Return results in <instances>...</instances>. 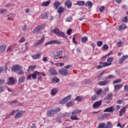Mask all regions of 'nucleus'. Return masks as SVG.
<instances>
[{
    "mask_svg": "<svg viewBox=\"0 0 128 128\" xmlns=\"http://www.w3.org/2000/svg\"><path fill=\"white\" fill-rule=\"evenodd\" d=\"M72 64H69L68 66H64V68H66V70H68L70 68H72Z\"/></svg>",
    "mask_w": 128,
    "mask_h": 128,
    "instance_id": "obj_51",
    "label": "nucleus"
},
{
    "mask_svg": "<svg viewBox=\"0 0 128 128\" xmlns=\"http://www.w3.org/2000/svg\"><path fill=\"white\" fill-rule=\"evenodd\" d=\"M95 92H96V94H98V96H100V94H102V89L99 88V89L96 90Z\"/></svg>",
    "mask_w": 128,
    "mask_h": 128,
    "instance_id": "obj_39",
    "label": "nucleus"
},
{
    "mask_svg": "<svg viewBox=\"0 0 128 128\" xmlns=\"http://www.w3.org/2000/svg\"><path fill=\"white\" fill-rule=\"evenodd\" d=\"M76 34L73 35L72 42L74 44H78V42L76 40Z\"/></svg>",
    "mask_w": 128,
    "mask_h": 128,
    "instance_id": "obj_40",
    "label": "nucleus"
},
{
    "mask_svg": "<svg viewBox=\"0 0 128 128\" xmlns=\"http://www.w3.org/2000/svg\"><path fill=\"white\" fill-rule=\"evenodd\" d=\"M122 44H124V42L122 41H119L116 44L118 48H120V46H122Z\"/></svg>",
    "mask_w": 128,
    "mask_h": 128,
    "instance_id": "obj_43",
    "label": "nucleus"
},
{
    "mask_svg": "<svg viewBox=\"0 0 128 128\" xmlns=\"http://www.w3.org/2000/svg\"><path fill=\"white\" fill-rule=\"evenodd\" d=\"M46 25L44 24H41L37 26L36 28H34V30H32L33 34H38L39 32H40L42 30L44 29Z\"/></svg>",
    "mask_w": 128,
    "mask_h": 128,
    "instance_id": "obj_5",
    "label": "nucleus"
},
{
    "mask_svg": "<svg viewBox=\"0 0 128 128\" xmlns=\"http://www.w3.org/2000/svg\"><path fill=\"white\" fill-rule=\"evenodd\" d=\"M12 70H13V72H18V70H20V66L16 65V66H13L12 67Z\"/></svg>",
    "mask_w": 128,
    "mask_h": 128,
    "instance_id": "obj_20",
    "label": "nucleus"
},
{
    "mask_svg": "<svg viewBox=\"0 0 128 128\" xmlns=\"http://www.w3.org/2000/svg\"><path fill=\"white\" fill-rule=\"evenodd\" d=\"M24 40H26V39L24 38V37L22 36L20 38V40H19V42L20 44H22V43L24 42Z\"/></svg>",
    "mask_w": 128,
    "mask_h": 128,
    "instance_id": "obj_48",
    "label": "nucleus"
},
{
    "mask_svg": "<svg viewBox=\"0 0 128 128\" xmlns=\"http://www.w3.org/2000/svg\"><path fill=\"white\" fill-rule=\"evenodd\" d=\"M81 42L84 43L86 42H88V37L86 36L82 37L81 38Z\"/></svg>",
    "mask_w": 128,
    "mask_h": 128,
    "instance_id": "obj_37",
    "label": "nucleus"
},
{
    "mask_svg": "<svg viewBox=\"0 0 128 128\" xmlns=\"http://www.w3.org/2000/svg\"><path fill=\"white\" fill-rule=\"evenodd\" d=\"M12 50H14V47L12 46H10L8 48L7 52H12Z\"/></svg>",
    "mask_w": 128,
    "mask_h": 128,
    "instance_id": "obj_42",
    "label": "nucleus"
},
{
    "mask_svg": "<svg viewBox=\"0 0 128 128\" xmlns=\"http://www.w3.org/2000/svg\"><path fill=\"white\" fill-rule=\"evenodd\" d=\"M39 74L40 73L38 72L35 71L33 74H31V76L33 80H36L38 76H39Z\"/></svg>",
    "mask_w": 128,
    "mask_h": 128,
    "instance_id": "obj_18",
    "label": "nucleus"
},
{
    "mask_svg": "<svg viewBox=\"0 0 128 128\" xmlns=\"http://www.w3.org/2000/svg\"><path fill=\"white\" fill-rule=\"evenodd\" d=\"M117 102L118 104H122V102H124L122 101V100H118L117 101Z\"/></svg>",
    "mask_w": 128,
    "mask_h": 128,
    "instance_id": "obj_61",
    "label": "nucleus"
},
{
    "mask_svg": "<svg viewBox=\"0 0 128 128\" xmlns=\"http://www.w3.org/2000/svg\"><path fill=\"white\" fill-rule=\"evenodd\" d=\"M108 84V80H104V81L100 82L98 84L99 86H106Z\"/></svg>",
    "mask_w": 128,
    "mask_h": 128,
    "instance_id": "obj_21",
    "label": "nucleus"
},
{
    "mask_svg": "<svg viewBox=\"0 0 128 128\" xmlns=\"http://www.w3.org/2000/svg\"><path fill=\"white\" fill-rule=\"evenodd\" d=\"M64 7L60 6L58 8V12L60 14H62V12H64Z\"/></svg>",
    "mask_w": 128,
    "mask_h": 128,
    "instance_id": "obj_23",
    "label": "nucleus"
},
{
    "mask_svg": "<svg viewBox=\"0 0 128 128\" xmlns=\"http://www.w3.org/2000/svg\"><path fill=\"white\" fill-rule=\"evenodd\" d=\"M4 82H6V80L0 79V84H4Z\"/></svg>",
    "mask_w": 128,
    "mask_h": 128,
    "instance_id": "obj_62",
    "label": "nucleus"
},
{
    "mask_svg": "<svg viewBox=\"0 0 128 128\" xmlns=\"http://www.w3.org/2000/svg\"><path fill=\"white\" fill-rule=\"evenodd\" d=\"M84 97V96H77L74 99V100H78V102H82Z\"/></svg>",
    "mask_w": 128,
    "mask_h": 128,
    "instance_id": "obj_24",
    "label": "nucleus"
},
{
    "mask_svg": "<svg viewBox=\"0 0 128 128\" xmlns=\"http://www.w3.org/2000/svg\"><path fill=\"white\" fill-rule=\"evenodd\" d=\"M41 53H38L36 54H34V55L32 56V58L34 60H38V58H40V55H41Z\"/></svg>",
    "mask_w": 128,
    "mask_h": 128,
    "instance_id": "obj_19",
    "label": "nucleus"
},
{
    "mask_svg": "<svg viewBox=\"0 0 128 128\" xmlns=\"http://www.w3.org/2000/svg\"><path fill=\"white\" fill-rule=\"evenodd\" d=\"M4 90V86H0V92H2Z\"/></svg>",
    "mask_w": 128,
    "mask_h": 128,
    "instance_id": "obj_54",
    "label": "nucleus"
},
{
    "mask_svg": "<svg viewBox=\"0 0 128 128\" xmlns=\"http://www.w3.org/2000/svg\"><path fill=\"white\" fill-rule=\"evenodd\" d=\"M74 102L70 101L66 104V106H68V108H70V106H74Z\"/></svg>",
    "mask_w": 128,
    "mask_h": 128,
    "instance_id": "obj_33",
    "label": "nucleus"
},
{
    "mask_svg": "<svg viewBox=\"0 0 128 128\" xmlns=\"http://www.w3.org/2000/svg\"><path fill=\"white\" fill-rule=\"evenodd\" d=\"M102 106V100L95 102L93 104L94 108H100V106Z\"/></svg>",
    "mask_w": 128,
    "mask_h": 128,
    "instance_id": "obj_13",
    "label": "nucleus"
},
{
    "mask_svg": "<svg viewBox=\"0 0 128 128\" xmlns=\"http://www.w3.org/2000/svg\"><path fill=\"white\" fill-rule=\"evenodd\" d=\"M50 32L56 34L57 36L62 37L64 38H66V36L64 34V32H62V31L60 30L58 28H54V30L50 29Z\"/></svg>",
    "mask_w": 128,
    "mask_h": 128,
    "instance_id": "obj_1",
    "label": "nucleus"
},
{
    "mask_svg": "<svg viewBox=\"0 0 128 128\" xmlns=\"http://www.w3.org/2000/svg\"><path fill=\"white\" fill-rule=\"evenodd\" d=\"M6 50V46L2 45L0 46V54L4 52Z\"/></svg>",
    "mask_w": 128,
    "mask_h": 128,
    "instance_id": "obj_29",
    "label": "nucleus"
},
{
    "mask_svg": "<svg viewBox=\"0 0 128 128\" xmlns=\"http://www.w3.org/2000/svg\"><path fill=\"white\" fill-rule=\"evenodd\" d=\"M75 6H84V1H78L76 4H75Z\"/></svg>",
    "mask_w": 128,
    "mask_h": 128,
    "instance_id": "obj_26",
    "label": "nucleus"
},
{
    "mask_svg": "<svg viewBox=\"0 0 128 128\" xmlns=\"http://www.w3.org/2000/svg\"><path fill=\"white\" fill-rule=\"evenodd\" d=\"M50 4V0H49L48 1H46V2L42 3V6H48Z\"/></svg>",
    "mask_w": 128,
    "mask_h": 128,
    "instance_id": "obj_30",
    "label": "nucleus"
},
{
    "mask_svg": "<svg viewBox=\"0 0 128 128\" xmlns=\"http://www.w3.org/2000/svg\"><path fill=\"white\" fill-rule=\"evenodd\" d=\"M52 80L53 82H58L60 79L56 77H54L52 78Z\"/></svg>",
    "mask_w": 128,
    "mask_h": 128,
    "instance_id": "obj_38",
    "label": "nucleus"
},
{
    "mask_svg": "<svg viewBox=\"0 0 128 128\" xmlns=\"http://www.w3.org/2000/svg\"><path fill=\"white\" fill-rule=\"evenodd\" d=\"M128 58V55L123 56L122 58L124 61L126 60V58Z\"/></svg>",
    "mask_w": 128,
    "mask_h": 128,
    "instance_id": "obj_57",
    "label": "nucleus"
},
{
    "mask_svg": "<svg viewBox=\"0 0 128 128\" xmlns=\"http://www.w3.org/2000/svg\"><path fill=\"white\" fill-rule=\"evenodd\" d=\"M102 44H104V42L102 41L97 42L98 46H102Z\"/></svg>",
    "mask_w": 128,
    "mask_h": 128,
    "instance_id": "obj_46",
    "label": "nucleus"
},
{
    "mask_svg": "<svg viewBox=\"0 0 128 128\" xmlns=\"http://www.w3.org/2000/svg\"><path fill=\"white\" fill-rule=\"evenodd\" d=\"M106 128V123L103 122L99 124L98 128Z\"/></svg>",
    "mask_w": 128,
    "mask_h": 128,
    "instance_id": "obj_41",
    "label": "nucleus"
},
{
    "mask_svg": "<svg viewBox=\"0 0 128 128\" xmlns=\"http://www.w3.org/2000/svg\"><path fill=\"white\" fill-rule=\"evenodd\" d=\"M50 72L51 74H52V76H56V74H58L56 70H54V68H52L50 70Z\"/></svg>",
    "mask_w": 128,
    "mask_h": 128,
    "instance_id": "obj_34",
    "label": "nucleus"
},
{
    "mask_svg": "<svg viewBox=\"0 0 128 128\" xmlns=\"http://www.w3.org/2000/svg\"><path fill=\"white\" fill-rule=\"evenodd\" d=\"M72 32V30L71 29H68L67 30V34H68V36H70V33Z\"/></svg>",
    "mask_w": 128,
    "mask_h": 128,
    "instance_id": "obj_55",
    "label": "nucleus"
},
{
    "mask_svg": "<svg viewBox=\"0 0 128 128\" xmlns=\"http://www.w3.org/2000/svg\"><path fill=\"white\" fill-rule=\"evenodd\" d=\"M118 82H122L121 79L115 80L113 81V84H118Z\"/></svg>",
    "mask_w": 128,
    "mask_h": 128,
    "instance_id": "obj_44",
    "label": "nucleus"
},
{
    "mask_svg": "<svg viewBox=\"0 0 128 128\" xmlns=\"http://www.w3.org/2000/svg\"><path fill=\"white\" fill-rule=\"evenodd\" d=\"M72 18L71 16L68 17V18H66V22H72Z\"/></svg>",
    "mask_w": 128,
    "mask_h": 128,
    "instance_id": "obj_56",
    "label": "nucleus"
},
{
    "mask_svg": "<svg viewBox=\"0 0 128 128\" xmlns=\"http://www.w3.org/2000/svg\"><path fill=\"white\" fill-rule=\"evenodd\" d=\"M57 54H58V56H62V50H59L58 52H57Z\"/></svg>",
    "mask_w": 128,
    "mask_h": 128,
    "instance_id": "obj_64",
    "label": "nucleus"
},
{
    "mask_svg": "<svg viewBox=\"0 0 128 128\" xmlns=\"http://www.w3.org/2000/svg\"><path fill=\"white\" fill-rule=\"evenodd\" d=\"M24 112H25L22 110L17 112L15 115V120H18V118H20L24 116Z\"/></svg>",
    "mask_w": 128,
    "mask_h": 128,
    "instance_id": "obj_7",
    "label": "nucleus"
},
{
    "mask_svg": "<svg viewBox=\"0 0 128 128\" xmlns=\"http://www.w3.org/2000/svg\"><path fill=\"white\" fill-rule=\"evenodd\" d=\"M102 48L103 50H108V46L106 44H105L103 46Z\"/></svg>",
    "mask_w": 128,
    "mask_h": 128,
    "instance_id": "obj_49",
    "label": "nucleus"
},
{
    "mask_svg": "<svg viewBox=\"0 0 128 128\" xmlns=\"http://www.w3.org/2000/svg\"><path fill=\"white\" fill-rule=\"evenodd\" d=\"M62 44V42L58 40H53L49 41L45 44V46H48V44Z\"/></svg>",
    "mask_w": 128,
    "mask_h": 128,
    "instance_id": "obj_9",
    "label": "nucleus"
},
{
    "mask_svg": "<svg viewBox=\"0 0 128 128\" xmlns=\"http://www.w3.org/2000/svg\"><path fill=\"white\" fill-rule=\"evenodd\" d=\"M40 18H42V20H44L46 18H48V14L46 12H45L42 15H40Z\"/></svg>",
    "mask_w": 128,
    "mask_h": 128,
    "instance_id": "obj_32",
    "label": "nucleus"
},
{
    "mask_svg": "<svg viewBox=\"0 0 128 128\" xmlns=\"http://www.w3.org/2000/svg\"><path fill=\"white\" fill-rule=\"evenodd\" d=\"M36 68L35 66H28V70H32Z\"/></svg>",
    "mask_w": 128,
    "mask_h": 128,
    "instance_id": "obj_52",
    "label": "nucleus"
},
{
    "mask_svg": "<svg viewBox=\"0 0 128 128\" xmlns=\"http://www.w3.org/2000/svg\"><path fill=\"white\" fill-rule=\"evenodd\" d=\"M112 128V124L110 123V122H107L106 126H105L104 128Z\"/></svg>",
    "mask_w": 128,
    "mask_h": 128,
    "instance_id": "obj_35",
    "label": "nucleus"
},
{
    "mask_svg": "<svg viewBox=\"0 0 128 128\" xmlns=\"http://www.w3.org/2000/svg\"><path fill=\"white\" fill-rule=\"evenodd\" d=\"M86 6H88L89 8H90L92 6V2L90 1H88L85 4Z\"/></svg>",
    "mask_w": 128,
    "mask_h": 128,
    "instance_id": "obj_28",
    "label": "nucleus"
},
{
    "mask_svg": "<svg viewBox=\"0 0 128 128\" xmlns=\"http://www.w3.org/2000/svg\"><path fill=\"white\" fill-rule=\"evenodd\" d=\"M58 72L62 76H66L68 74V70H66V69L62 68L59 70Z\"/></svg>",
    "mask_w": 128,
    "mask_h": 128,
    "instance_id": "obj_12",
    "label": "nucleus"
},
{
    "mask_svg": "<svg viewBox=\"0 0 128 128\" xmlns=\"http://www.w3.org/2000/svg\"><path fill=\"white\" fill-rule=\"evenodd\" d=\"M122 22H128V17L124 18L122 19Z\"/></svg>",
    "mask_w": 128,
    "mask_h": 128,
    "instance_id": "obj_60",
    "label": "nucleus"
},
{
    "mask_svg": "<svg viewBox=\"0 0 128 128\" xmlns=\"http://www.w3.org/2000/svg\"><path fill=\"white\" fill-rule=\"evenodd\" d=\"M128 26H126L125 24H122V25H120L118 28V30L120 32L122 30H126Z\"/></svg>",
    "mask_w": 128,
    "mask_h": 128,
    "instance_id": "obj_17",
    "label": "nucleus"
},
{
    "mask_svg": "<svg viewBox=\"0 0 128 128\" xmlns=\"http://www.w3.org/2000/svg\"><path fill=\"white\" fill-rule=\"evenodd\" d=\"M122 84H118L114 86V92H116V90H120L122 88Z\"/></svg>",
    "mask_w": 128,
    "mask_h": 128,
    "instance_id": "obj_15",
    "label": "nucleus"
},
{
    "mask_svg": "<svg viewBox=\"0 0 128 128\" xmlns=\"http://www.w3.org/2000/svg\"><path fill=\"white\" fill-rule=\"evenodd\" d=\"M102 66H100V65L98 66H96L97 70H100V68H106V66H104V65H103V64H102Z\"/></svg>",
    "mask_w": 128,
    "mask_h": 128,
    "instance_id": "obj_53",
    "label": "nucleus"
},
{
    "mask_svg": "<svg viewBox=\"0 0 128 128\" xmlns=\"http://www.w3.org/2000/svg\"><path fill=\"white\" fill-rule=\"evenodd\" d=\"M71 98H72V95H68L66 96L60 101V104H66V102H68L70 100Z\"/></svg>",
    "mask_w": 128,
    "mask_h": 128,
    "instance_id": "obj_10",
    "label": "nucleus"
},
{
    "mask_svg": "<svg viewBox=\"0 0 128 128\" xmlns=\"http://www.w3.org/2000/svg\"><path fill=\"white\" fill-rule=\"evenodd\" d=\"M114 112V108L113 106L107 108L104 110V112Z\"/></svg>",
    "mask_w": 128,
    "mask_h": 128,
    "instance_id": "obj_11",
    "label": "nucleus"
},
{
    "mask_svg": "<svg viewBox=\"0 0 128 128\" xmlns=\"http://www.w3.org/2000/svg\"><path fill=\"white\" fill-rule=\"evenodd\" d=\"M91 100H93V101L96 100V95L92 96L91 98Z\"/></svg>",
    "mask_w": 128,
    "mask_h": 128,
    "instance_id": "obj_58",
    "label": "nucleus"
},
{
    "mask_svg": "<svg viewBox=\"0 0 128 128\" xmlns=\"http://www.w3.org/2000/svg\"><path fill=\"white\" fill-rule=\"evenodd\" d=\"M6 12H8V10H6V9L2 8L0 10V14H6Z\"/></svg>",
    "mask_w": 128,
    "mask_h": 128,
    "instance_id": "obj_45",
    "label": "nucleus"
},
{
    "mask_svg": "<svg viewBox=\"0 0 128 128\" xmlns=\"http://www.w3.org/2000/svg\"><path fill=\"white\" fill-rule=\"evenodd\" d=\"M24 80H26V76H21L18 80V84H20L24 82Z\"/></svg>",
    "mask_w": 128,
    "mask_h": 128,
    "instance_id": "obj_16",
    "label": "nucleus"
},
{
    "mask_svg": "<svg viewBox=\"0 0 128 128\" xmlns=\"http://www.w3.org/2000/svg\"><path fill=\"white\" fill-rule=\"evenodd\" d=\"M124 112H126V108L124 107L122 108L120 111V116H122V115L124 114Z\"/></svg>",
    "mask_w": 128,
    "mask_h": 128,
    "instance_id": "obj_27",
    "label": "nucleus"
},
{
    "mask_svg": "<svg viewBox=\"0 0 128 128\" xmlns=\"http://www.w3.org/2000/svg\"><path fill=\"white\" fill-rule=\"evenodd\" d=\"M104 100H112V94H109L107 97L104 98Z\"/></svg>",
    "mask_w": 128,
    "mask_h": 128,
    "instance_id": "obj_31",
    "label": "nucleus"
},
{
    "mask_svg": "<svg viewBox=\"0 0 128 128\" xmlns=\"http://www.w3.org/2000/svg\"><path fill=\"white\" fill-rule=\"evenodd\" d=\"M114 57H109L107 58L106 62H100V64H102L103 66H112V62H114Z\"/></svg>",
    "mask_w": 128,
    "mask_h": 128,
    "instance_id": "obj_2",
    "label": "nucleus"
},
{
    "mask_svg": "<svg viewBox=\"0 0 128 128\" xmlns=\"http://www.w3.org/2000/svg\"><path fill=\"white\" fill-rule=\"evenodd\" d=\"M58 92V89L54 88L52 90L51 94L52 96H54Z\"/></svg>",
    "mask_w": 128,
    "mask_h": 128,
    "instance_id": "obj_36",
    "label": "nucleus"
},
{
    "mask_svg": "<svg viewBox=\"0 0 128 128\" xmlns=\"http://www.w3.org/2000/svg\"><path fill=\"white\" fill-rule=\"evenodd\" d=\"M44 42V36H43L42 38L34 44V46H40V44H42Z\"/></svg>",
    "mask_w": 128,
    "mask_h": 128,
    "instance_id": "obj_8",
    "label": "nucleus"
},
{
    "mask_svg": "<svg viewBox=\"0 0 128 128\" xmlns=\"http://www.w3.org/2000/svg\"><path fill=\"white\" fill-rule=\"evenodd\" d=\"M60 112V108L49 110L47 112V116H52Z\"/></svg>",
    "mask_w": 128,
    "mask_h": 128,
    "instance_id": "obj_3",
    "label": "nucleus"
},
{
    "mask_svg": "<svg viewBox=\"0 0 128 128\" xmlns=\"http://www.w3.org/2000/svg\"><path fill=\"white\" fill-rule=\"evenodd\" d=\"M16 82V80L14 79L12 77H10L7 82L8 84H10V86H12V84H14Z\"/></svg>",
    "mask_w": 128,
    "mask_h": 128,
    "instance_id": "obj_14",
    "label": "nucleus"
},
{
    "mask_svg": "<svg viewBox=\"0 0 128 128\" xmlns=\"http://www.w3.org/2000/svg\"><path fill=\"white\" fill-rule=\"evenodd\" d=\"M108 116H110V113H106L101 115L98 117V120H104V118H108Z\"/></svg>",
    "mask_w": 128,
    "mask_h": 128,
    "instance_id": "obj_6",
    "label": "nucleus"
},
{
    "mask_svg": "<svg viewBox=\"0 0 128 128\" xmlns=\"http://www.w3.org/2000/svg\"><path fill=\"white\" fill-rule=\"evenodd\" d=\"M59 6H60V2L58 1H56L54 3V6L56 10H58V8Z\"/></svg>",
    "mask_w": 128,
    "mask_h": 128,
    "instance_id": "obj_22",
    "label": "nucleus"
},
{
    "mask_svg": "<svg viewBox=\"0 0 128 128\" xmlns=\"http://www.w3.org/2000/svg\"><path fill=\"white\" fill-rule=\"evenodd\" d=\"M80 112H82V110H76L72 112L71 120H78V117L76 116V114H80Z\"/></svg>",
    "mask_w": 128,
    "mask_h": 128,
    "instance_id": "obj_4",
    "label": "nucleus"
},
{
    "mask_svg": "<svg viewBox=\"0 0 128 128\" xmlns=\"http://www.w3.org/2000/svg\"><path fill=\"white\" fill-rule=\"evenodd\" d=\"M60 58H62L64 60H68V56L64 55V56H62Z\"/></svg>",
    "mask_w": 128,
    "mask_h": 128,
    "instance_id": "obj_47",
    "label": "nucleus"
},
{
    "mask_svg": "<svg viewBox=\"0 0 128 128\" xmlns=\"http://www.w3.org/2000/svg\"><path fill=\"white\" fill-rule=\"evenodd\" d=\"M124 60H123V59L122 58H120L119 60V64H122L123 62H124Z\"/></svg>",
    "mask_w": 128,
    "mask_h": 128,
    "instance_id": "obj_63",
    "label": "nucleus"
},
{
    "mask_svg": "<svg viewBox=\"0 0 128 128\" xmlns=\"http://www.w3.org/2000/svg\"><path fill=\"white\" fill-rule=\"evenodd\" d=\"M72 2L68 0L66 2H65V6H66L68 8H72Z\"/></svg>",
    "mask_w": 128,
    "mask_h": 128,
    "instance_id": "obj_25",
    "label": "nucleus"
},
{
    "mask_svg": "<svg viewBox=\"0 0 128 128\" xmlns=\"http://www.w3.org/2000/svg\"><path fill=\"white\" fill-rule=\"evenodd\" d=\"M106 8L104 7V6H102L100 8V12H104V10Z\"/></svg>",
    "mask_w": 128,
    "mask_h": 128,
    "instance_id": "obj_50",
    "label": "nucleus"
},
{
    "mask_svg": "<svg viewBox=\"0 0 128 128\" xmlns=\"http://www.w3.org/2000/svg\"><path fill=\"white\" fill-rule=\"evenodd\" d=\"M124 90L126 92H128V85H125L124 86Z\"/></svg>",
    "mask_w": 128,
    "mask_h": 128,
    "instance_id": "obj_59",
    "label": "nucleus"
}]
</instances>
